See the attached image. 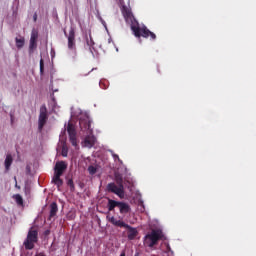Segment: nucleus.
<instances>
[{"label": "nucleus", "instance_id": "1", "mask_svg": "<svg viewBox=\"0 0 256 256\" xmlns=\"http://www.w3.org/2000/svg\"><path fill=\"white\" fill-rule=\"evenodd\" d=\"M122 15L126 21V23H130L131 31L136 37H143L144 39H151V41H155L157 39V35L151 32L147 26L141 27L139 22L133 16V12L127 6H122Z\"/></svg>", "mask_w": 256, "mask_h": 256}, {"label": "nucleus", "instance_id": "2", "mask_svg": "<svg viewBox=\"0 0 256 256\" xmlns=\"http://www.w3.org/2000/svg\"><path fill=\"white\" fill-rule=\"evenodd\" d=\"M109 223L114 225V227H123L124 229H128V239L129 241H133L135 237H137L138 232L137 229L131 227L129 224L125 223L122 220H117L114 216L108 217Z\"/></svg>", "mask_w": 256, "mask_h": 256}, {"label": "nucleus", "instance_id": "3", "mask_svg": "<svg viewBox=\"0 0 256 256\" xmlns=\"http://www.w3.org/2000/svg\"><path fill=\"white\" fill-rule=\"evenodd\" d=\"M37 241H39V232L31 228L28 231L27 237L23 242L26 251H31L35 249V243H37Z\"/></svg>", "mask_w": 256, "mask_h": 256}, {"label": "nucleus", "instance_id": "4", "mask_svg": "<svg viewBox=\"0 0 256 256\" xmlns=\"http://www.w3.org/2000/svg\"><path fill=\"white\" fill-rule=\"evenodd\" d=\"M115 207H118L121 215H127V213H131V206L129 204L109 199L108 211H114Z\"/></svg>", "mask_w": 256, "mask_h": 256}, {"label": "nucleus", "instance_id": "5", "mask_svg": "<svg viewBox=\"0 0 256 256\" xmlns=\"http://www.w3.org/2000/svg\"><path fill=\"white\" fill-rule=\"evenodd\" d=\"M160 239H161V231L152 230L150 233H148L144 237V245H146V247L153 248L155 247V245L159 243Z\"/></svg>", "mask_w": 256, "mask_h": 256}, {"label": "nucleus", "instance_id": "6", "mask_svg": "<svg viewBox=\"0 0 256 256\" xmlns=\"http://www.w3.org/2000/svg\"><path fill=\"white\" fill-rule=\"evenodd\" d=\"M64 35L68 40V49L70 51H75L77 49V45L75 43V28L74 26L70 27L69 33L67 34V30L64 29Z\"/></svg>", "mask_w": 256, "mask_h": 256}, {"label": "nucleus", "instance_id": "7", "mask_svg": "<svg viewBox=\"0 0 256 256\" xmlns=\"http://www.w3.org/2000/svg\"><path fill=\"white\" fill-rule=\"evenodd\" d=\"M47 119H49V115L47 114V106L43 105L40 107V114L38 118L39 131H43V127H45L47 124Z\"/></svg>", "mask_w": 256, "mask_h": 256}, {"label": "nucleus", "instance_id": "8", "mask_svg": "<svg viewBox=\"0 0 256 256\" xmlns=\"http://www.w3.org/2000/svg\"><path fill=\"white\" fill-rule=\"evenodd\" d=\"M107 191L109 193H114V195H117L122 199V197H125V188L123 186H117L115 183L111 182L107 185Z\"/></svg>", "mask_w": 256, "mask_h": 256}, {"label": "nucleus", "instance_id": "9", "mask_svg": "<svg viewBox=\"0 0 256 256\" xmlns=\"http://www.w3.org/2000/svg\"><path fill=\"white\" fill-rule=\"evenodd\" d=\"M67 133L69 135V141L73 147H78L79 144L77 142V131L75 130V126L72 123H68Z\"/></svg>", "mask_w": 256, "mask_h": 256}, {"label": "nucleus", "instance_id": "10", "mask_svg": "<svg viewBox=\"0 0 256 256\" xmlns=\"http://www.w3.org/2000/svg\"><path fill=\"white\" fill-rule=\"evenodd\" d=\"M37 39H39V31L32 29L30 44H29V54L32 55L33 51L37 49Z\"/></svg>", "mask_w": 256, "mask_h": 256}, {"label": "nucleus", "instance_id": "11", "mask_svg": "<svg viewBox=\"0 0 256 256\" xmlns=\"http://www.w3.org/2000/svg\"><path fill=\"white\" fill-rule=\"evenodd\" d=\"M79 125L81 131H87V133L93 135V128H91V120L89 118L80 119Z\"/></svg>", "mask_w": 256, "mask_h": 256}, {"label": "nucleus", "instance_id": "12", "mask_svg": "<svg viewBox=\"0 0 256 256\" xmlns=\"http://www.w3.org/2000/svg\"><path fill=\"white\" fill-rule=\"evenodd\" d=\"M66 170H67V164L65 163V161L57 162L54 167V171H55L54 175L61 177Z\"/></svg>", "mask_w": 256, "mask_h": 256}, {"label": "nucleus", "instance_id": "13", "mask_svg": "<svg viewBox=\"0 0 256 256\" xmlns=\"http://www.w3.org/2000/svg\"><path fill=\"white\" fill-rule=\"evenodd\" d=\"M95 141H97V138H95V135L88 133V135L85 137L83 141V146L88 147V149H91L95 146Z\"/></svg>", "mask_w": 256, "mask_h": 256}, {"label": "nucleus", "instance_id": "14", "mask_svg": "<svg viewBox=\"0 0 256 256\" xmlns=\"http://www.w3.org/2000/svg\"><path fill=\"white\" fill-rule=\"evenodd\" d=\"M58 211H59V207L57 206V204L55 202L51 203L48 221H55Z\"/></svg>", "mask_w": 256, "mask_h": 256}, {"label": "nucleus", "instance_id": "15", "mask_svg": "<svg viewBox=\"0 0 256 256\" xmlns=\"http://www.w3.org/2000/svg\"><path fill=\"white\" fill-rule=\"evenodd\" d=\"M4 165H5L6 171H9V169H11V165H13V156H11V154H8L6 156Z\"/></svg>", "mask_w": 256, "mask_h": 256}, {"label": "nucleus", "instance_id": "16", "mask_svg": "<svg viewBox=\"0 0 256 256\" xmlns=\"http://www.w3.org/2000/svg\"><path fill=\"white\" fill-rule=\"evenodd\" d=\"M52 183H54V185H56L58 189L60 187H63V179H61V176L54 175V177L52 178Z\"/></svg>", "mask_w": 256, "mask_h": 256}, {"label": "nucleus", "instance_id": "17", "mask_svg": "<svg viewBox=\"0 0 256 256\" xmlns=\"http://www.w3.org/2000/svg\"><path fill=\"white\" fill-rule=\"evenodd\" d=\"M15 41L17 49H23L25 46V38H16Z\"/></svg>", "mask_w": 256, "mask_h": 256}, {"label": "nucleus", "instance_id": "18", "mask_svg": "<svg viewBox=\"0 0 256 256\" xmlns=\"http://www.w3.org/2000/svg\"><path fill=\"white\" fill-rule=\"evenodd\" d=\"M115 179H116L117 185L120 187H123V176L118 174L115 176Z\"/></svg>", "mask_w": 256, "mask_h": 256}, {"label": "nucleus", "instance_id": "19", "mask_svg": "<svg viewBox=\"0 0 256 256\" xmlns=\"http://www.w3.org/2000/svg\"><path fill=\"white\" fill-rule=\"evenodd\" d=\"M86 44L90 48L93 47V45H95V42L93 41V37H91V34H89V38H86Z\"/></svg>", "mask_w": 256, "mask_h": 256}, {"label": "nucleus", "instance_id": "20", "mask_svg": "<svg viewBox=\"0 0 256 256\" xmlns=\"http://www.w3.org/2000/svg\"><path fill=\"white\" fill-rule=\"evenodd\" d=\"M14 199H15L17 205H23V197H21L19 194H16L14 196Z\"/></svg>", "mask_w": 256, "mask_h": 256}, {"label": "nucleus", "instance_id": "21", "mask_svg": "<svg viewBox=\"0 0 256 256\" xmlns=\"http://www.w3.org/2000/svg\"><path fill=\"white\" fill-rule=\"evenodd\" d=\"M67 185L70 187V191H75V183H73V179H68Z\"/></svg>", "mask_w": 256, "mask_h": 256}, {"label": "nucleus", "instance_id": "22", "mask_svg": "<svg viewBox=\"0 0 256 256\" xmlns=\"http://www.w3.org/2000/svg\"><path fill=\"white\" fill-rule=\"evenodd\" d=\"M45 71V62L43 61V58L40 59V74L43 75Z\"/></svg>", "mask_w": 256, "mask_h": 256}, {"label": "nucleus", "instance_id": "23", "mask_svg": "<svg viewBox=\"0 0 256 256\" xmlns=\"http://www.w3.org/2000/svg\"><path fill=\"white\" fill-rule=\"evenodd\" d=\"M88 173H90V175H95V173H97V168L95 166H89Z\"/></svg>", "mask_w": 256, "mask_h": 256}, {"label": "nucleus", "instance_id": "24", "mask_svg": "<svg viewBox=\"0 0 256 256\" xmlns=\"http://www.w3.org/2000/svg\"><path fill=\"white\" fill-rule=\"evenodd\" d=\"M68 153H69V149L67 148V146L64 145L62 147V157H67Z\"/></svg>", "mask_w": 256, "mask_h": 256}, {"label": "nucleus", "instance_id": "25", "mask_svg": "<svg viewBox=\"0 0 256 256\" xmlns=\"http://www.w3.org/2000/svg\"><path fill=\"white\" fill-rule=\"evenodd\" d=\"M15 119V116H13V114H10V121H11V124L13 125V121Z\"/></svg>", "mask_w": 256, "mask_h": 256}, {"label": "nucleus", "instance_id": "26", "mask_svg": "<svg viewBox=\"0 0 256 256\" xmlns=\"http://www.w3.org/2000/svg\"><path fill=\"white\" fill-rule=\"evenodd\" d=\"M112 157H113V159H118V161H120L119 155H117V154H112Z\"/></svg>", "mask_w": 256, "mask_h": 256}, {"label": "nucleus", "instance_id": "27", "mask_svg": "<svg viewBox=\"0 0 256 256\" xmlns=\"http://www.w3.org/2000/svg\"><path fill=\"white\" fill-rule=\"evenodd\" d=\"M33 19H34V22L37 21V13L34 14Z\"/></svg>", "mask_w": 256, "mask_h": 256}, {"label": "nucleus", "instance_id": "28", "mask_svg": "<svg viewBox=\"0 0 256 256\" xmlns=\"http://www.w3.org/2000/svg\"><path fill=\"white\" fill-rule=\"evenodd\" d=\"M50 233H51L50 230H46V231L44 232V235H49Z\"/></svg>", "mask_w": 256, "mask_h": 256}, {"label": "nucleus", "instance_id": "29", "mask_svg": "<svg viewBox=\"0 0 256 256\" xmlns=\"http://www.w3.org/2000/svg\"><path fill=\"white\" fill-rule=\"evenodd\" d=\"M120 256H125V251L121 252Z\"/></svg>", "mask_w": 256, "mask_h": 256}]
</instances>
